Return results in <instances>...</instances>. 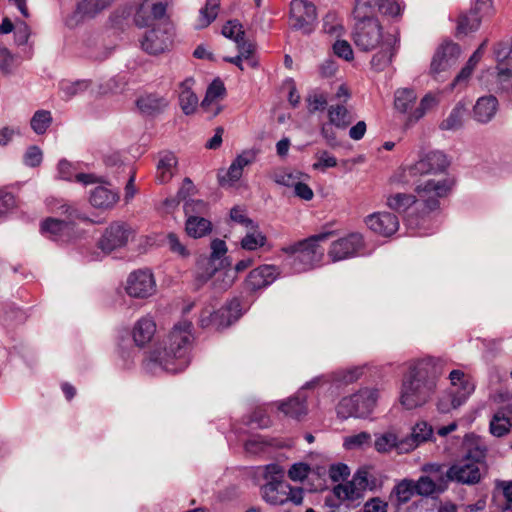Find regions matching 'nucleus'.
<instances>
[{
    "label": "nucleus",
    "mask_w": 512,
    "mask_h": 512,
    "mask_svg": "<svg viewBox=\"0 0 512 512\" xmlns=\"http://www.w3.org/2000/svg\"><path fill=\"white\" fill-rule=\"evenodd\" d=\"M444 365V360L434 357H426L412 365L403 378L401 405L408 410L425 405L435 392L436 381L443 373Z\"/></svg>",
    "instance_id": "obj_1"
},
{
    "label": "nucleus",
    "mask_w": 512,
    "mask_h": 512,
    "mask_svg": "<svg viewBox=\"0 0 512 512\" xmlns=\"http://www.w3.org/2000/svg\"><path fill=\"white\" fill-rule=\"evenodd\" d=\"M191 322L184 320L175 324L169 333L163 350L154 351L147 363L150 371L159 367L167 372L177 373L189 364L188 350L191 341Z\"/></svg>",
    "instance_id": "obj_2"
},
{
    "label": "nucleus",
    "mask_w": 512,
    "mask_h": 512,
    "mask_svg": "<svg viewBox=\"0 0 512 512\" xmlns=\"http://www.w3.org/2000/svg\"><path fill=\"white\" fill-rule=\"evenodd\" d=\"M449 189L447 180L429 179L416 186L417 196L405 193H396L388 196L387 206L397 212H405L412 204L421 201L429 211H432L438 207V199L445 196Z\"/></svg>",
    "instance_id": "obj_3"
},
{
    "label": "nucleus",
    "mask_w": 512,
    "mask_h": 512,
    "mask_svg": "<svg viewBox=\"0 0 512 512\" xmlns=\"http://www.w3.org/2000/svg\"><path fill=\"white\" fill-rule=\"evenodd\" d=\"M353 40L361 51H372L384 45L386 49L391 44H398L396 34L385 32L378 19L366 17L357 19L353 33Z\"/></svg>",
    "instance_id": "obj_4"
},
{
    "label": "nucleus",
    "mask_w": 512,
    "mask_h": 512,
    "mask_svg": "<svg viewBox=\"0 0 512 512\" xmlns=\"http://www.w3.org/2000/svg\"><path fill=\"white\" fill-rule=\"evenodd\" d=\"M330 235V232L313 235L284 247L282 251L286 254L295 255L292 265L297 272L305 271L320 262L323 250L320 248L319 242L326 240Z\"/></svg>",
    "instance_id": "obj_5"
},
{
    "label": "nucleus",
    "mask_w": 512,
    "mask_h": 512,
    "mask_svg": "<svg viewBox=\"0 0 512 512\" xmlns=\"http://www.w3.org/2000/svg\"><path fill=\"white\" fill-rule=\"evenodd\" d=\"M377 399L378 391L376 389H361L351 396L344 397L338 403L337 415L341 419L366 417L373 411Z\"/></svg>",
    "instance_id": "obj_6"
},
{
    "label": "nucleus",
    "mask_w": 512,
    "mask_h": 512,
    "mask_svg": "<svg viewBox=\"0 0 512 512\" xmlns=\"http://www.w3.org/2000/svg\"><path fill=\"white\" fill-rule=\"evenodd\" d=\"M262 499L271 506H283L287 503L300 505L304 499V490L293 487L283 479H271L260 487Z\"/></svg>",
    "instance_id": "obj_7"
},
{
    "label": "nucleus",
    "mask_w": 512,
    "mask_h": 512,
    "mask_svg": "<svg viewBox=\"0 0 512 512\" xmlns=\"http://www.w3.org/2000/svg\"><path fill=\"white\" fill-rule=\"evenodd\" d=\"M226 252L227 246L223 240L215 239L211 242V256L207 262L206 273L197 276V280L201 284H204L212 277H216V281L221 280L219 285H216V282L214 283L217 289L226 290L232 285L234 276L229 275L227 272L219 271L214 265V261L220 259Z\"/></svg>",
    "instance_id": "obj_8"
},
{
    "label": "nucleus",
    "mask_w": 512,
    "mask_h": 512,
    "mask_svg": "<svg viewBox=\"0 0 512 512\" xmlns=\"http://www.w3.org/2000/svg\"><path fill=\"white\" fill-rule=\"evenodd\" d=\"M317 20L316 7L307 0H293L290 4V25L291 28L301 31L303 34H310Z\"/></svg>",
    "instance_id": "obj_9"
},
{
    "label": "nucleus",
    "mask_w": 512,
    "mask_h": 512,
    "mask_svg": "<svg viewBox=\"0 0 512 512\" xmlns=\"http://www.w3.org/2000/svg\"><path fill=\"white\" fill-rule=\"evenodd\" d=\"M171 0H142L134 14V23L140 28L150 27L156 20L164 18Z\"/></svg>",
    "instance_id": "obj_10"
},
{
    "label": "nucleus",
    "mask_w": 512,
    "mask_h": 512,
    "mask_svg": "<svg viewBox=\"0 0 512 512\" xmlns=\"http://www.w3.org/2000/svg\"><path fill=\"white\" fill-rule=\"evenodd\" d=\"M497 60V81L501 88L507 92H512L510 77L512 73V37L506 41H501L495 48Z\"/></svg>",
    "instance_id": "obj_11"
},
{
    "label": "nucleus",
    "mask_w": 512,
    "mask_h": 512,
    "mask_svg": "<svg viewBox=\"0 0 512 512\" xmlns=\"http://www.w3.org/2000/svg\"><path fill=\"white\" fill-rule=\"evenodd\" d=\"M133 235L131 227L125 223L114 222L104 232L98 242L99 248L110 253L115 249L125 246Z\"/></svg>",
    "instance_id": "obj_12"
},
{
    "label": "nucleus",
    "mask_w": 512,
    "mask_h": 512,
    "mask_svg": "<svg viewBox=\"0 0 512 512\" xmlns=\"http://www.w3.org/2000/svg\"><path fill=\"white\" fill-rule=\"evenodd\" d=\"M125 289L131 297L147 298L156 291L154 276L149 270L134 271L129 275Z\"/></svg>",
    "instance_id": "obj_13"
},
{
    "label": "nucleus",
    "mask_w": 512,
    "mask_h": 512,
    "mask_svg": "<svg viewBox=\"0 0 512 512\" xmlns=\"http://www.w3.org/2000/svg\"><path fill=\"white\" fill-rule=\"evenodd\" d=\"M363 248V238L358 233H351L334 241L328 251V256L333 262L342 261L357 255Z\"/></svg>",
    "instance_id": "obj_14"
},
{
    "label": "nucleus",
    "mask_w": 512,
    "mask_h": 512,
    "mask_svg": "<svg viewBox=\"0 0 512 512\" xmlns=\"http://www.w3.org/2000/svg\"><path fill=\"white\" fill-rule=\"evenodd\" d=\"M448 480L463 485H475L480 482L482 473L480 467L473 463L460 459L447 470Z\"/></svg>",
    "instance_id": "obj_15"
},
{
    "label": "nucleus",
    "mask_w": 512,
    "mask_h": 512,
    "mask_svg": "<svg viewBox=\"0 0 512 512\" xmlns=\"http://www.w3.org/2000/svg\"><path fill=\"white\" fill-rule=\"evenodd\" d=\"M461 53L460 46L456 43L447 42L441 45L435 52L431 62V73L437 77L456 64Z\"/></svg>",
    "instance_id": "obj_16"
},
{
    "label": "nucleus",
    "mask_w": 512,
    "mask_h": 512,
    "mask_svg": "<svg viewBox=\"0 0 512 512\" xmlns=\"http://www.w3.org/2000/svg\"><path fill=\"white\" fill-rule=\"evenodd\" d=\"M280 275L275 265H261L249 272L245 280V289L255 292L271 285Z\"/></svg>",
    "instance_id": "obj_17"
},
{
    "label": "nucleus",
    "mask_w": 512,
    "mask_h": 512,
    "mask_svg": "<svg viewBox=\"0 0 512 512\" xmlns=\"http://www.w3.org/2000/svg\"><path fill=\"white\" fill-rule=\"evenodd\" d=\"M41 232L51 240L67 242L74 237L75 228L72 221L47 218L41 225Z\"/></svg>",
    "instance_id": "obj_18"
},
{
    "label": "nucleus",
    "mask_w": 512,
    "mask_h": 512,
    "mask_svg": "<svg viewBox=\"0 0 512 512\" xmlns=\"http://www.w3.org/2000/svg\"><path fill=\"white\" fill-rule=\"evenodd\" d=\"M367 226L375 233L389 237L399 228L397 216L389 212L373 213L366 217Z\"/></svg>",
    "instance_id": "obj_19"
},
{
    "label": "nucleus",
    "mask_w": 512,
    "mask_h": 512,
    "mask_svg": "<svg viewBox=\"0 0 512 512\" xmlns=\"http://www.w3.org/2000/svg\"><path fill=\"white\" fill-rule=\"evenodd\" d=\"M253 157L249 152H243L238 155L231 163L228 170H220L218 172V181L222 187H231L237 182L243 174L244 167L251 164Z\"/></svg>",
    "instance_id": "obj_20"
},
{
    "label": "nucleus",
    "mask_w": 512,
    "mask_h": 512,
    "mask_svg": "<svg viewBox=\"0 0 512 512\" xmlns=\"http://www.w3.org/2000/svg\"><path fill=\"white\" fill-rule=\"evenodd\" d=\"M433 435V428L425 421L417 422L413 428L410 436L401 440L399 446V453H408L420 444L431 439Z\"/></svg>",
    "instance_id": "obj_21"
},
{
    "label": "nucleus",
    "mask_w": 512,
    "mask_h": 512,
    "mask_svg": "<svg viewBox=\"0 0 512 512\" xmlns=\"http://www.w3.org/2000/svg\"><path fill=\"white\" fill-rule=\"evenodd\" d=\"M172 43L171 36L163 29L157 28L146 32L141 46L149 54H159L167 50Z\"/></svg>",
    "instance_id": "obj_22"
},
{
    "label": "nucleus",
    "mask_w": 512,
    "mask_h": 512,
    "mask_svg": "<svg viewBox=\"0 0 512 512\" xmlns=\"http://www.w3.org/2000/svg\"><path fill=\"white\" fill-rule=\"evenodd\" d=\"M449 162L444 153L440 151H432L421 158L413 167L416 173L429 174L444 171Z\"/></svg>",
    "instance_id": "obj_23"
},
{
    "label": "nucleus",
    "mask_w": 512,
    "mask_h": 512,
    "mask_svg": "<svg viewBox=\"0 0 512 512\" xmlns=\"http://www.w3.org/2000/svg\"><path fill=\"white\" fill-rule=\"evenodd\" d=\"M168 105L167 98L157 93L143 94L136 100L138 110L145 116H156L162 113Z\"/></svg>",
    "instance_id": "obj_24"
},
{
    "label": "nucleus",
    "mask_w": 512,
    "mask_h": 512,
    "mask_svg": "<svg viewBox=\"0 0 512 512\" xmlns=\"http://www.w3.org/2000/svg\"><path fill=\"white\" fill-rule=\"evenodd\" d=\"M222 35L234 40L242 55H251L253 53L254 46L244 40L245 32L238 20H229L222 28Z\"/></svg>",
    "instance_id": "obj_25"
},
{
    "label": "nucleus",
    "mask_w": 512,
    "mask_h": 512,
    "mask_svg": "<svg viewBox=\"0 0 512 512\" xmlns=\"http://www.w3.org/2000/svg\"><path fill=\"white\" fill-rule=\"evenodd\" d=\"M512 430V406L498 409L489 423V431L495 437H503Z\"/></svg>",
    "instance_id": "obj_26"
},
{
    "label": "nucleus",
    "mask_w": 512,
    "mask_h": 512,
    "mask_svg": "<svg viewBox=\"0 0 512 512\" xmlns=\"http://www.w3.org/2000/svg\"><path fill=\"white\" fill-rule=\"evenodd\" d=\"M241 316V304L237 299L231 300L225 306L214 312V326L216 329H222L230 326Z\"/></svg>",
    "instance_id": "obj_27"
},
{
    "label": "nucleus",
    "mask_w": 512,
    "mask_h": 512,
    "mask_svg": "<svg viewBox=\"0 0 512 512\" xmlns=\"http://www.w3.org/2000/svg\"><path fill=\"white\" fill-rule=\"evenodd\" d=\"M449 379L453 387L463 384V392L460 396H453L451 399L452 408L459 407L474 391L475 385L471 379L461 370H453L449 374Z\"/></svg>",
    "instance_id": "obj_28"
},
{
    "label": "nucleus",
    "mask_w": 512,
    "mask_h": 512,
    "mask_svg": "<svg viewBox=\"0 0 512 512\" xmlns=\"http://www.w3.org/2000/svg\"><path fill=\"white\" fill-rule=\"evenodd\" d=\"M498 110V100L492 95L480 97L473 108L476 121L488 123L492 120Z\"/></svg>",
    "instance_id": "obj_29"
},
{
    "label": "nucleus",
    "mask_w": 512,
    "mask_h": 512,
    "mask_svg": "<svg viewBox=\"0 0 512 512\" xmlns=\"http://www.w3.org/2000/svg\"><path fill=\"white\" fill-rule=\"evenodd\" d=\"M278 409L282 411L286 416L294 419H300L304 417L307 412L306 396L303 391L300 390L294 397L289 398L285 402H281Z\"/></svg>",
    "instance_id": "obj_30"
},
{
    "label": "nucleus",
    "mask_w": 512,
    "mask_h": 512,
    "mask_svg": "<svg viewBox=\"0 0 512 512\" xmlns=\"http://www.w3.org/2000/svg\"><path fill=\"white\" fill-rule=\"evenodd\" d=\"M116 0H76V13L83 18H95L109 9Z\"/></svg>",
    "instance_id": "obj_31"
},
{
    "label": "nucleus",
    "mask_w": 512,
    "mask_h": 512,
    "mask_svg": "<svg viewBox=\"0 0 512 512\" xmlns=\"http://www.w3.org/2000/svg\"><path fill=\"white\" fill-rule=\"evenodd\" d=\"M118 200V193L105 186H97L90 193V203L95 208H112Z\"/></svg>",
    "instance_id": "obj_32"
},
{
    "label": "nucleus",
    "mask_w": 512,
    "mask_h": 512,
    "mask_svg": "<svg viewBox=\"0 0 512 512\" xmlns=\"http://www.w3.org/2000/svg\"><path fill=\"white\" fill-rule=\"evenodd\" d=\"M156 332V324L153 319L143 317L139 319L133 328V339L138 346L149 343Z\"/></svg>",
    "instance_id": "obj_33"
},
{
    "label": "nucleus",
    "mask_w": 512,
    "mask_h": 512,
    "mask_svg": "<svg viewBox=\"0 0 512 512\" xmlns=\"http://www.w3.org/2000/svg\"><path fill=\"white\" fill-rule=\"evenodd\" d=\"M177 166V158L171 152L161 154L156 167V180L159 183L169 182Z\"/></svg>",
    "instance_id": "obj_34"
},
{
    "label": "nucleus",
    "mask_w": 512,
    "mask_h": 512,
    "mask_svg": "<svg viewBox=\"0 0 512 512\" xmlns=\"http://www.w3.org/2000/svg\"><path fill=\"white\" fill-rule=\"evenodd\" d=\"M192 84V79H186L180 84L179 103L186 115L193 114L198 106V97L191 90Z\"/></svg>",
    "instance_id": "obj_35"
},
{
    "label": "nucleus",
    "mask_w": 512,
    "mask_h": 512,
    "mask_svg": "<svg viewBox=\"0 0 512 512\" xmlns=\"http://www.w3.org/2000/svg\"><path fill=\"white\" fill-rule=\"evenodd\" d=\"M328 117L331 125L341 129L347 128L354 120L351 112L342 103L330 105Z\"/></svg>",
    "instance_id": "obj_36"
},
{
    "label": "nucleus",
    "mask_w": 512,
    "mask_h": 512,
    "mask_svg": "<svg viewBox=\"0 0 512 512\" xmlns=\"http://www.w3.org/2000/svg\"><path fill=\"white\" fill-rule=\"evenodd\" d=\"M92 86L91 80L82 79V80H62L59 84L60 93L62 98L65 100H70L75 96L82 95L84 92L89 90Z\"/></svg>",
    "instance_id": "obj_37"
},
{
    "label": "nucleus",
    "mask_w": 512,
    "mask_h": 512,
    "mask_svg": "<svg viewBox=\"0 0 512 512\" xmlns=\"http://www.w3.org/2000/svg\"><path fill=\"white\" fill-rule=\"evenodd\" d=\"M333 494L341 501H357L363 497L364 491L353 480L338 484L333 488Z\"/></svg>",
    "instance_id": "obj_38"
},
{
    "label": "nucleus",
    "mask_w": 512,
    "mask_h": 512,
    "mask_svg": "<svg viewBox=\"0 0 512 512\" xmlns=\"http://www.w3.org/2000/svg\"><path fill=\"white\" fill-rule=\"evenodd\" d=\"M416 494L428 497L435 493H442L446 490L447 486L434 480L431 476H421L417 481H414Z\"/></svg>",
    "instance_id": "obj_39"
},
{
    "label": "nucleus",
    "mask_w": 512,
    "mask_h": 512,
    "mask_svg": "<svg viewBox=\"0 0 512 512\" xmlns=\"http://www.w3.org/2000/svg\"><path fill=\"white\" fill-rule=\"evenodd\" d=\"M185 229L190 237L201 238L211 231V222L203 216H190L186 220Z\"/></svg>",
    "instance_id": "obj_40"
},
{
    "label": "nucleus",
    "mask_w": 512,
    "mask_h": 512,
    "mask_svg": "<svg viewBox=\"0 0 512 512\" xmlns=\"http://www.w3.org/2000/svg\"><path fill=\"white\" fill-rule=\"evenodd\" d=\"M398 44H391L388 49L384 47V45L378 47V52L373 55L370 64L371 67L376 71L384 70L392 60V57L395 55Z\"/></svg>",
    "instance_id": "obj_41"
},
{
    "label": "nucleus",
    "mask_w": 512,
    "mask_h": 512,
    "mask_svg": "<svg viewBox=\"0 0 512 512\" xmlns=\"http://www.w3.org/2000/svg\"><path fill=\"white\" fill-rule=\"evenodd\" d=\"M220 0H207L204 8L200 10L195 27L203 29L209 26L217 17Z\"/></svg>",
    "instance_id": "obj_42"
},
{
    "label": "nucleus",
    "mask_w": 512,
    "mask_h": 512,
    "mask_svg": "<svg viewBox=\"0 0 512 512\" xmlns=\"http://www.w3.org/2000/svg\"><path fill=\"white\" fill-rule=\"evenodd\" d=\"M417 95L413 89L401 88L396 90L394 105L401 113H407L416 102Z\"/></svg>",
    "instance_id": "obj_43"
},
{
    "label": "nucleus",
    "mask_w": 512,
    "mask_h": 512,
    "mask_svg": "<svg viewBox=\"0 0 512 512\" xmlns=\"http://www.w3.org/2000/svg\"><path fill=\"white\" fill-rule=\"evenodd\" d=\"M392 494L396 496L398 505L407 503L416 494L414 481L402 480L394 487Z\"/></svg>",
    "instance_id": "obj_44"
},
{
    "label": "nucleus",
    "mask_w": 512,
    "mask_h": 512,
    "mask_svg": "<svg viewBox=\"0 0 512 512\" xmlns=\"http://www.w3.org/2000/svg\"><path fill=\"white\" fill-rule=\"evenodd\" d=\"M464 111L463 106H455L448 117L440 123L439 128L445 131H455L459 129L463 123Z\"/></svg>",
    "instance_id": "obj_45"
},
{
    "label": "nucleus",
    "mask_w": 512,
    "mask_h": 512,
    "mask_svg": "<svg viewBox=\"0 0 512 512\" xmlns=\"http://www.w3.org/2000/svg\"><path fill=\"white\" fill-rule=\"evenodd\" d=\"M399 441L396 434L393 432H386L376 437L374 442L375 449L380 453H386L396 448L399 451Z\"/></svg>",
    "instance_id": "obj_46"
},
{
    "label": "nucleus",
    "mask_w": 512,
    "mask_h": 512,
    "mask_svg": "<svg viewBox=\"0 0 512 512\" xmlns=\"http://www.w3.org/2000/svg\"><path fill=\"white\" fill-rule=\"evenodd\" d=\"M437 104L436 98L432 94L425 95L421 101L419 106L410 113L407 119V125L413 124L420 120L431 108H433Z\"/></svg>",
    "instance_id": "obj_47"
},
{
    "label": "nucleus",
    "mask_w": 512,
    "mask_h": 512,
    "mask_svg": "<svg viewBox=\"0 0 512 512\" xmlns=\"http://www.w3.org/2000/svg\"><path fill=\"white\" fill-rule=\"evenodd\" d=\"M52 123L50 111L38 110L31 118L30 125L36 134H43Z\"/></svg>",
    "instance_id": "obj_48"
},
{
    "label": "nucleus",
    "mask_w": 512,
    "mask_h": 512,
    "mask_svg": "<svg viewBox=\"0 0 512 512\" xmlns=\"http://www.w3.org/2000/svg\"><path fill=\"white\" fill-rule=\"evenodd\" d=\"M381 0H356L354 8L355 19L373 17Z\"/></svg>",
    "instance_id": "obj_49"
},
{
    "label": "nucleus",
    "mask_w": 512,
    "mask_h": 512,
    "mask_svg": "<svg viewBox=\"0 0 512 512\" xmlns=\"http://www.w3.org/2000/svg\"><path fill=\"white\" fill-rule=\"evenodd\" d=\"M481 23L480 17L472 14L470 11L469 14H463L459 17L457 32L459 34L467 35L471 32L476 31Z\"/></svg>",
    "instance_id": "obj_50"
},
{
    "label": "nucleus",
    "mask_w": 512,
    "mask_h": 512,
    "mask_svg": "<svg viewBox=\"0 0 512 512\" xmlns=\"http://www.w3.org/2000/svg\"><path fill=\"white\" fill-rule=\"evenodd\" d=\"M225 94V87L220 79H215L207 88L205 98L203 99L201 106L207 108L216 99L222 98Z\"/></svg>",
    "instance_id": "obj_51"
},
{
    "label": "nucleus",
    "mask_w": 512,
    "mask_h": 512,
    "mask_svg": "<svg viewBox=\"0 0 512 512\" xmlns=\"http://www.w3.org/2000/svg\"><path fill=\"white\" fill-rule=\"evenodd\" d=\"M266 243V237L254 229L252 232H248L246 236L241 240V247L248 251L256 250L259 247H263Z\"/></svg>",
    "instance_id": "obj_52"
},
{
    "label": "nucleus",
    "mask_w": 512,
    "mask_h": 512,
    "mask_svg": "<svg viewBox=\"0 0 512 512\" xmlns=\"http://www.w3.org/2000/svg\"><path fill=\"white\" fill-rule=\"evenodd\" d=\"M287 475L293 482L303 483L310 475V465L305 462H297L290 466Z\"/></svg>",
    "instance_id": "obj_53"
},
{
    "label": "nucleus",
    "mask_w": 512,
    "mask_h": 512,
    "mask_svg": "<svg viewBox=\"0 0 512 512\" xmlns=\"http://www.w3.org/2000/svg\"><path fill=\"white\" fill-rule=\"evenodd\" d=\"M422 472L426 473L425 476H431L439 483L446 485L448 483L447 471H443V465L437 463H428L422 466Z\"/></svg>",
    "instance_id": "obj_54"
},
{
    "label": "nucleus",
    "mask_w": 512,
    "mask_h": 512,
    "mask_svg": "<svg viewBox=\"0 0 512 512\" xmlns=\"http://www.w3.org/2000/svg\"><path fill=\"white\" fill-rule=\"evenodd\" d=\"M167 245L172 253L177 254L181 258H187L190 256V252L186 245L183 244L174 233H169L167 235Z\"/></svg>",
    "instance_id": "obj_55"
},
{
    "label": "nucleus",
    "mask_w": 512,
    "mask_h": 512,
    "mask_svg": "<svg viewBox=\"0 0 512 512\" xmlns=\"http://www.w3.org/2000/svg\"><path fill=\"white\" fill-rule=\"evenodd\" d=\"M486 452L487 449L484 446L475 444L467 450L466 455L462 459L473 461V463H476V465L480 467L485 461Z\"/></svg>",
    "instance_id": "obj_56"
},
{
    "label": "nucleus",
    "mask_w": 512,
    "mask_h": 512,
    "mask_svg": "<svg viewBox=\"0 0 512 512\" xmlns=\"http://www.w3.org/2000/svg\"><path fill=\"white\" fill-rule=\"evenodd\" d=\"M315 157L318 159L312 167L314 170L325 171L327 168H332L337 165V160L334 156L330 155L327 151H319Z\"/></svg>",
    "instance_id": "obj_57"
},
{
    "label": "nucleus",
    "mask_w": 512,
    "mask_h": 512,
    "mask_svg": "<svg viewBox=\"0 0 512 512\" xmlns=\"http://www.w3.org/2000/svg\"><path fill=\"white\" fill-rule=\"evenodd\" d=\"M186 217L190 216H202L207 211V203L203 200H188L184 205Z\"/></svg>",
    "instance_id": "obj_58"
},
{
    "label": "nucleus",
    "mask_w": 512,
    "mask_h": 512,
    "mask_svg": "<svg viewBox=\"0 0 512 512\" xmlns=\"http://www.w3.org/2000/svg\"><path fill=\"white\" fill-rule=\"evenodd\" d=\"M323 30L331 36H340L343 33V26L336 19L334 14H327L323 20Z\"/></svg>",
    "instance_id": "obj_59"
},
{
    "label": "nucleus",
    "mask_w": 512,
    "mask_h": 512,
    "mask_svg": "<svg viewBox=\"0 0 512 512\" xmlns=\"http://www.w3.org/2000/svg\"><path fill=\"white\" fill-rule=\"evenodd\" d=\"M42 158L41 149L38 146H30L23 156V162L26 166L37 167L41 164Z\"/></svg>",
    "instance_id": "obj_60"
},
{
    "label": "nucleus",
    "mask_w": 512,
    "mask_h": 512,
    "mask_svg": "<svg viewBox=\"0 0 512 512\" xmlns=\"http://www.w3.org/2000/svg\"><path fill=\"white\" fill-rule=\"evenodd\" d=\"M308 110L314 113L319 110H324L327 106V97L323 93L313 92L307 97Z\"/></svg>",
    "instance_id": "obj_61"
},
{
    "label": "nucleus",
    "mask_w": 512,
    "mask_h": 512,
    "mask_svg": "<svg viewBox=\"0 0 512 512\" xmlns=\"http://www.w3.org/2000/svg\"><path fill=\"white\" fill-rule=\"evenodd\" d=\"M230 218L232 221L239 223L246 228L255 229L253 221L247 217L245 210L239 206L233 207L230 211Z\"/></svg>",
    "instance_id": "obj_62"
},
{
    "label": "nucleus",
    "mask_w": 512,
    "mask_h": 512,
    "mask_svg": "<svg viewBox=\"0 0 512 512\" xmlns=\"http://www.w3.org/2000/svg\"><path fill=\"white\" fill-rule=\"evenodd\" d=\"M15 67V57L6 47L0 46V70L3 73H11Z\"/></svg>",
    "instance_id": "obj_63"
},
{
    "label": "nucleus",
    "mask_w": 512,
    "mask_h": 512,
    "mask_svg": "<svg viewBox=\"0 0 512 512\" xmlns=\"http://www.w3.org/2000/svg\"><path fill=\"white\" fill-rule=\"evenodd\" d=\"M358 512H388V503L379 497H373Z\"/></svg>",
    "instance_id": "obj_64"
}]
</instances>
